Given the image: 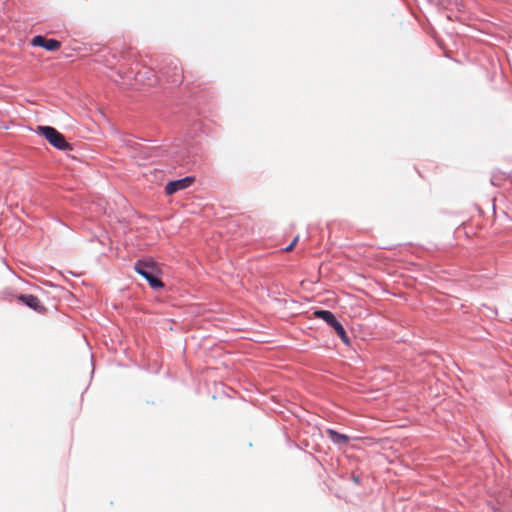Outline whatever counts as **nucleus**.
Returning a JSON list of instances; mask_svg holds the SVG:
<instances>
[{
    "instance_id": "1",
    "label": "nucleus",
    "mask_w": 512,
    "mask_h": 512,
    "mask_svg": "<svg viewBox=\"0 0 512 512\" xmlns=\"http://www.w3.org/2000/svg\"><path fill=\"white\" fill-rule=\"evenodd\" d=\"M135 271L144 277L149 285L153 289H160L164 287L163 282L158 278V274L160 273L159 267L157 263L151 259L148 260H138L135 263Z\"/></svg>"
},
{
    "instance_id": "2",
    "label": "nucleus",
    "mask_w": 512,
    "mask_h": 512,
    "mask_svg": "<svg viewBox=\"0 0 512 512\" xmlns=\"http://www.w3.org/2000/svg\"><path fill=\"white\" fill-rule=\"evenodd\" d=\"M37 132L43 135L46 140L59 150H71L72 146L65 140L64 136L51 126H38Z\"/></svg>"
},
{
    "instance_id": "3",
    "label": "nucleus",
    "mask_w": 512,
    "mask_h": 512,
    "mask_svg": "<svg viewBox=\"0 0 512 512\" xmlns=\"http://www.w3.org/2000/svg\"><path fill=\"white\" fill-rule=\"evenodd\" d=\"M314 315L317 318L324 320L327 324H329L331 327H333L335 332L337 333V335L341 338V340L344 343L347 344L349 342V339H348V336L346 334L344 327L342 326V324L339 321H337V319L335 318V316L333 315L332 312H330L328 310H316L314 312Z\"/></svg>"
},
{
    "instance_id": "4",
    "label": "nucleus",
    "mask_w": 512,
    "mask_h": 512,
    "mask_svg": "<svg viewBox=\"0 0 512 512\" xmlns=\"http://www.w3.org/2000/svg\"><path fill=\"white\" fill-rule=\"evenodd\" d=\"M31 44L36 47H42L47 51H57L61 47V42L55 39H47L44 36L37 35L31 40Z\"/></svg>"
},
{
    "instance_id": "5",
    "label": "nucleus",
    "mask_w": 512,
    "mask_h": 512,
    "mask_svg": "<svg viewBox=\"0 0 512 512\" xmlns=\"http://www.w3.org/2000/svg\"><path fill=\"white\" fill-rule=\"evenodd\" d=\"M193 181V177H185L183 179L170 181L165 187V192L167 195H172L177 191L186 189L193 183Z\"/></svg>"
},
{
    "instance_id": "6",
    "label": "nucleus",
    "mask_w": 512,
    "mask_h": 512,
    "mask_svg": "<svg viewBox=\"0 0 512 512\" xmlns=\"http://www.w3.org/2000/svg\"><path fill=\"white\" fill-rule=\"evenodd\" d=\"M17 299L36 312L41 313L45 311V307L41 304V301L34 295H20Z\"/></svg>"
},
{
    "instance_id": "7",
    "label": "nucleus",
    "mask_w": 512,
    "mask_h": 512,
    "mask_svg": "<svg viewBox=\"0 0 512 512\" xmlns=\"http://www.w3.org/2000/svg\"><path fill=\"white\" fill-rule=\"evenodd\" d=\"M327 435L336 444L346 445L349 442V437L347 435L338 433L337 431H335L333 429H328Z\"/></svg>"
},
{
    "instance_id": "8",
    "label": "nucleus",
    "mask_w": 512,
    "mask_h": 512,
    "mask_svg": "<svg viewBox=\"0 0 512 512\" xmlns=\"http://www.w3.org/2000/svg\"><path fill=\"white\" fill-rule=\"evenodd\" d=\"M183 71L180 67L174 66L171 69V74L167 75V80L173 84H180L183 81Z\"/></svg>"
},
{
    "instance_id": "9",
    "label": "nucleus",
    "mask_w": 512,
    "mask_h": 512,
    "mask_svg": "<svg viewBox=\"0 0 512 512\" xmlns=\"http://www.w3.org/2000/svg\"><path fill=\"white\" fill-rule=\"evenodd\" d=\"M298 240H299V236H296L293 241L285 248V251L286 252H290L293 250V248L296 246V244L298 243Z\"/></svg>"
}]
</instances>
